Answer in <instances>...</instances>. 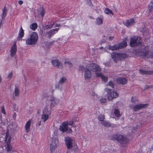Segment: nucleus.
Here are the masks:
<instances>
[{
    "label": "nucleus",
    "instance_id": "nucleus-4",
    "mask_svg": "<svg viewBox=\"0 0 153 153\" xmlns=\"http://www.w3.org/2000/svg\"><path fill=\"white\" fill-rule=\"evenodd\" d=\"M127 57L128 56L126 54L121 53H113L111 55L112 59L115 62H116L117 60L124 59Z\"/></svg>",
    "mask_w": 153,
    "mask_h": 153
},
{
    "label": "nucleus",
    "instance_id": "nucleus-28",
    "mask_svg": "<svg viewBox=\"0 0 153 153\" xmlns=\"http://www.w3.org/2000/svg\"><path fill=\"white\" fill-rule=\"evenodd\" d=\"M49 106H46L44 108L43 110L42 113L46 114H50L49 111V108H48Z\"/></svg>",
    "mask_w": 153,
    "mask_h": 153
},
{
    "label": "nucleus",
    "instance_id": "nucleus-38",
    "mask_svg": "<svg viewBox=\"0 0 153 153\" xmlns=\"http://www.w3.org/2000/svg\"><path fill=\"white\" fill-rule=\"evenodd\" d=\"M149 9L150 11L153 10V2H152L149 4Z\"/></svg>",
    "mask_w": 153,
    "mask_h": 153
},
{
    "label": "nucleus",
    "instance_id": "nucleus-47",
    "mask_svg": "<svg viewBox=\"0 0 153 153\" xmlns=\"http://www.w3.org/2000/svg\"><path fill=\"white\" fill-rule=\"evenodd\" d=\"M13 75V73L12 72L10 73L7 75V77L8 79L10 78Z\"/></svg>",
    "mask_w": 153,
    "mask_h": 153
},
{
    "label": "nucleus",
    "instance_id": "nucleus-55",
    "mask_svg": "<svg viewBox=\"0 0 153 153\" xmlns=\"http://www.w3.org/2000/svg\"><path fill=\"white\" fill-rule=\"evenodd\" d=\"M45 27L46 29L50 28L49 25H46L45 26Z\"/></svg>",
    "mask_w": 153,
    "mask_h": 153
},
{
    "label": "nucleus",
    "instance_id": "nucleus-61",
    "mask_svg": "<svg viewBox=\"0 0 153 153\" xmlns=\"http://www.w3.org/2000/svg\"><path fill=\"white\" fill-rule=\"evenodd\" d=\"M106 13L108 14H109V13H108V12H106Z\"/></svg>",
    "mask_w": 153,
    "mask_h": 153
},
{
    "label": "nucleus",
    "instance_id": "nucleus-51",
    "mask_svg": "<svg viewBox=\"0 0 153 153\" xmlns=\"http://www.w3.org/2000/svg\"><path fill=\"white\" fill-rule=\"evenodd\" d=\"M18 3L20 5H22L23 3V1H21V0L19 1H18Z\"/></svg>",
    "mask_w": 153,
    "mask_h": 153
},
{
    "label": "nucleus",
    "instance_id": "nucleus-1",
    "mask_svg": "<svg viewBox=\"0 0 153 153\" xmlns=\"http://www.w3.org/2000/svg\"><path fill=\"white\" fill-rule=\"evenodd\" d=\"M79 70L81 71H84V78L85 80H89L90 79L92 76V73L88 68L81 65L79 67Z\"/></svg>",
    "mask_w": 153,
    "mask_h": 153
},
{
    "label": "nucleus",
    "instance_id": "nucleus-11",
    "mask_svg": "<svg viewBox=\"0 0 153 153\" xmlns=\"http://www.w3.org/2000/svg\"><path fill=\"white\" fill-rule=\"evenodd\" d=\"M49 100L51 102L50 107L51 108L54 107L59 102V100L58 99L53 97H51Z\"/></svg>",
    "mask_w": 153,
    "mask_h": 153
},
{
    "label": "nucleus",
    "instance_id": "nucleus-27",
    "mask_svg": "<svg viewBox=\"0 0 153 153\" xmlns=\"http://www.w3.org/2000/svg\"><path fill=\"white\" fill-rule=\"evenodd\" d=\"M127 45V43L124 42H123L120 43L117 45H118V49H119L126 47Z\"/></svg>",
    "mask_w": 153,
    "mask_h": 153
},
{
    "label": "nucleus",
    "instance_id": "nucleus-13",
    "mask_svg": "<svg viewBox=\"0 0 153 153\" xmlns=\"http://www.w3.org/2000/svg\"><path fill=\"white\" fill-rule=\"evenodd\" d=\"M68 122L65 121L62 123L59 126V130L62 132H65L68 129Z\"/></svg>",
    "mask_w": 153,
    "mask_h": 153
},
{
    "label": "nucleus",
    "instance_id": "nucleus-26",
    "mask_svg": "<svg viewBox=\"0 0 153 153\" xmlns=\"http://www.w3.org/2000/svg\"><path fill=\"white\" fill-rule=\"evenodd\" d=\"M19 91L18 87L15 85L14 88V94L15 96L18 97L19 96Z\"/></svg>",
    "mask_w": 153,
    "mask_h": 153
},
{
    "label": "nucleus",
    "instance_id": "nucleus-31",
    "mask_svg": "<svg viewBox=\"0 0 153 153\" xmlns=\"http://www.w3.org/2000/svg\"><path fill=\"white\" fill-rule=\"evenodd\" d=\"M101 124L106 127H109L111 126V123L110 122L105 120H104L103 122H102Z\"/></svg>",
    "mask_w": 153,
    "mask_h": 153
},
{
    "label": "nucleus",
    "instance_id": "nucleus-7",
    "mask_svg": "<svg viewBox=\"0 0 153 153\" xmlns=\"http://www.w3.org/2000/svg\"><path fill=\"white\" fill-rule=\"evenodd\" d=\"M140 31L142 33L143 36V37H146L149 35L148 29L144 25L142 26L141 28L140 29ZM142 37H138L137 36H134L132 37H131V38H142Z\"/></svg>",
    "mask_w": 153,
    "mask_h": 153
},
{
    "label": "nucleus",
    "instance_id": "nucleus-18",
    "mask_svg": "<svg viewBox=\"0 0 153 153\" xmlns=\"http://www.w3.org/2000/svg\"><path fill=\"white\" fill-rule=\"evenodd\" d=\"M31 123V121L29 120L26 123L25 126V131L26 133H28L30 131V127Z\"/></svg>",
    "mask_w": 153,
    "mask_h": 153
},
{
    "label": "nucleus",
    "instance_id": "nucleus-41",
    "mask_svg": "<svg viewBox=\"0 0 153 153\" xmlns=\"http://www.w3.org/2000/svg\"><path fill=\"white\" fill-rule=\"evenodd\" d=\"M144 48H145V47H144V46H143V48H142V49L143 50H141V51L143 52V53H144V54H143V55L144 56H147L148 55V53L147 52V53H145V52H143V49H144ZM148 53H149V52H148Z\"/></svg>",
    "mask_w": 153,
    "mask_h": 153
},
{
    "label": "nucleus",
    "instance_id": "nucleus-10",
    "mask_svg": "<svg viewBox=\"0 0 153 153\" xmlns=\"http://www.w3.org/2000/svg\"><path fill=\"white\" fill-rule=\"evenodd\" d=\"M66 81V77H62L59 82L58 84L56 85L55 88L61 91L63 90L64 89V87L62 84L65 82Z\"/></svg>",
    "mask_w": 153,
    "mask_h": 153
},
{
    "label": "nucleus",
    "instance_id": "nucleus-32",
    "mask_svg": "<svg viewBox=\"0 0 153 153\" xmlns=\"http://www.w3.org/2000/svg\"><path fill=\"white\" fill-rule=\"evenodd\" d=\"M55 33V32L54 31V30L53 29L47 32L46 33V35L48 36V37L50 38L52 35H53Z\"/></svg>",
    "mask_w": 153,
    "mask_h": 153
},
{
    "label": "nucleus",
    "instance_id": "nucleus-42",
    "mask_svg": "<svg viewBox=\"0 0 153 153\" xmlns=\"http://www.w3.org/2000/svg\"><path fill=\"white\" fill-rule=\"evenodd\" d=\"M137 99L136 97H133L131 98V101L132 102H133L136 101H137Z\"/></svg>",
    "mask_w": 153,
    "mask_h": 153
},
{
    "label": "nucleus",
    "instance_id": "nucleus-20",
    "mask_svg": "<svg viewBox=\"0 0 153 153\" xmlns=\"http://www.w3.org/2000/svg\"><path fill=\"white\" fill-rule=\"evenodd\" d=\"M49 117L50 115L49 114L42 113L41 116L42 121L45 123L49 119Z\"/></svg>",
    "mask_w": 153,
    "mask_h": 153
},
{
    "label": "nucleus",
    "instance_id": "nucleus-19",
    "mask_svg": "<svg viewBox=\"0 0 153 153\" xmlns=\"http://www.w3.org/2000/svg\"><path fill=\"white\" fill-rule=\"evenodd\" d=\"M95 75L97 77H100L102 81L105 82L107 81L108 77L107 76L102 75L101 73L96 72L95 73Z\"/></svg>",
    "mask_w": 153,
    "mask_h": 153
},
{
    "label": "nucleus",
    "instance_id": "nucleus-30",
    "mask_svg": "<svg viewBox=\"0 0 153 153\" xmlns=\"http://www.w3.org/2000/svg\"><path fill=\"white\" fill-rule=\"evenodd\" d=\"M139 71L140 73L142 74H151L153 73L152 72L145 71L142 69H140Z\"/></svg>",
    "mask_w": 153,
    "mask_h": 153
},
{
    "label": "nucleus",
    "instance_id": "nucleus-52",
    "mask_svg": "<svg viewBox=\"0 0 153 153\" xmlns=\"http://www.w3.org/2000/svg\"><path fill=\"white\" fill-rule=\"evenodd\" d=\"M54 24V23H53L52 24H51V25H49V27H50V28H51L53 27Z\"/></svg>",
    "mask_w": 153,
    "mask_h": 153
},
{
    "label": "nucleus",
    "instance_id": "nucleus-6",
    "mask_svg": "<svg viewBox=\"0 0 153 153\" xmlns=\"http://www.w3.org/2000/svg\"><path fill=\"white\" fill-rule=\"evenodd\" d=\"M91 71L93 72H100L101 71L100 67L95 63H91L88 64L86 66Z\"/></svg>",
    "mask_w": 153,
    "mask_h": 153
},
{
    "label": "nucleus",
    "instance_id": "nucleus-46",
    "mask_svg": "<svg viewBox=\"0 0 153 153\" xmlns=\"http://www.w3.org/2000/svg\"><path fill=\"white\" fill-rule=\"evenodd\" d=\"M65 64L66 65H68L69 66H71L72 65L71 63L69 61H66L65 62Z\"/></svg>",
    "mask_w": 153,
    "mask_h": 153
},
{
    "label": "nucleus",
    "instance_id": "nucleus-62",
    "mask_svg": "<svg viewBox=\"0 0 153 153\" xmlns=\"http://www.w3.org/2000/svg\"><path fill=\"white\" fill-rule=\"evenodd\" d=\"M41 122H40V123L39 124V126H40V125Z\"/></svg>",
    "mask_w": 153,
    "mask_h": 153
},
{
    "label": "nucleus",
    "instance_id": "nucleus-44",
    "mask_svg": "<svg viewBox=\"0 0 153 153\" xmlns=\"http://www.w3.org/2000/svg\"><path fill=\"white\" fill-rule=\"evenodd\" d=\"M107 85L111 87L112 88L113 87V82L111 81H110L108 82Z\"/></svg>",
    "mask_w": 153,
    "mask_h": 153
},
{
    "label": "nucleus",
    "instance_id": "nucleus-22",
    "mask_svg": "<svg viewBox=\"0 0 153 153\" xmlns=\"http://www.w3.org/2000/svg\"><path fill=\"white\" fill-rule=\"evenodd\" d=\"M38 39H27L26 41L27 44L32 45L35 44L36 43Z\"/></svg>",
    "mask_w": 153,
    "mask_h": 153
},
{
    "label": "nucleus",
    "instance_id": "nucleus-2",
    "mask_svg": "<svg viewBox=\"0 0 153 153\" xmlns=\"http://www.w3.org/2000/svg\"><path fill=\"white\" fill-rule=\"evenodd\" d=\"M50 150L51 152L55 151L57 146V141L55 138L50 137L49 140Z\"/></svg>",
    "mask_w": 153,
    "mask_h": 153
},
{
    "label": "nucleus",
    "instance_id": "nucleus-25",
    "mask_svg": "<svg viewBox=\"0 0 153 153\" xmlns=\"http://www.w3.org/2000/svg\"><path fill=\"white\" fill-rule=\"evenodd\" d=\"M3 12L1 15V20H4L5 17V16L7 14V10L6 9V7L5 6L4 8L2 10Z\"/></svg>",
    "mask_w": 153,
    "mask_h": 153
},
{
    "label": "nucleus",
    "instance_id": "nucleus-36",
    "mask_svg": "<svg viewBox=\"0 0 153 153\" xmlns=\"http://www.w3.org/2000/svg\"><path fill=\"white\" fill-rule=\"evenodd\" d=\"M96 24L98 25H101L102 24V20L101 18H98L96 19Z\"/></svg>",
    "mask_w": 153,
    "mask_h": 153
},
{
    "label": "nucleus",
    "instance_id": "nucleus-17",
    "mask_svg": "<svg viewBox=\"0 0 153 153\" xmlns=\"http://www.w3.org/2000/svg\"><path fill=\"white\" fill-rule=\"evenodd\" d=\"M135 22L133 19H131L128 20L125 22L124 23V25L127 27H129L133 25L135 23Z\"/></svg>",
    "mask_w": 153,
    "mask_h": 153
},
{
    "label": "nucleus",
    "instance_id": "nucleus-45",
    "mask_svg": "<svg viewBox=\"0 0 153 153\" xmlns=\"http://www.w3.org/2000/svg\"><path fill=\"white\" fill-rule=\"evenodd\" d=\"M105 10L107 11H108V12H109L110 13L112 14V15H113V13L112 12V11L110 10L108 8H105Z\"/></svg>",
    "mask_w": 153,
    "mask_h": 153
},
{
    "label": "nucleus",
    "instance_id": "nucleus-16",
    "mask_svg": "<svg viewBox=\"0 0 153 153\" xmlns=\"http://www.w3.org/2000/svg\"><path fill=\"white\" fill-rule=\"evenodd\" d=\"M147 105V104H140L135 106L133 108V109L134 111H136L142 108H146Z\"/></svg>",
    "mask_w": 153,
    "mask_h": 153
},
{
    "label": "nucleus",
    "instance_id": "nucleus-43",
    "mask_svg": "<svg viewBox=\"0 0 153 153\" xmlns=\"http://www.w3.org/2000/svg\"><path fill=\"white\" fill-rule=\"evenodd\" d=\"M87 4L91 7H92L93 6L92 4L91 0H87Z\"/></svg>",
    "mask_w": 153,
    "mask_h": 153
},
{
    "label": "nucleus",
    "instance_id": "nucleus-23",
    "mask_svg": "<svg viewBox=\"0 0 153 153\" xmlns=\"http://www.w3.org/2000/svg\"><path fill=\"white\" fill-rule=\"evenodd\" d=\"M38 15H40L43 17L44 15V10L42 7H40L37 9Z\"/></svg>",
    "mask_w": 153,
    "mask_h": 153
},
{
    "label": "nucleus",
    "instance_id": "nucleus-35",
    "mask_svg": "<svg viewBox=\"0 0 153 153\" xmlns=\"http://www.w3.org/2000/svg\"><path fill=\"white\" fill-rule=\"evenodd\" d=\"M30 38H38V36L37 33L33 32L31 33Z\"/></svg>",
    "mask_w": 153,
    "mask_h": 153
},
{
    "label": "nucleus",
    "instance_id": "nucleus-15",
    "mask_svg": "<svg viewBox=\"0 0 153 153\" xmlns=\"http://www.w3.org/2000/svg\"><path fill=\"white\" fill-rule=\"evenodd\" d=\"M17 48L16 42H15L11 48L10 52V55L12 56H14L16 53Z\"/></svg>",
    "mask_w": 153,
    "mask_h": 153
},
{
    "label": "nucleus",
    "instance_id": "nucleus-21",
    "mask_svg": "<svg viewBox=\"0 0 153 153\" xmlns=\"http://www.w3.org/2000/svg\"><path fill=\"white\" fill-rule=\"evenodd\" d=\"M116 82L118 83L125 84L127 83V80L124 77H120L117 79Z\"/></svg>",
    "mask_w": 153,
    "mask_h": 153
},
{
    "label": "nucleus",
    "instance_id": "nucleus-48",
    "mask_svg": "<svg viewBox=\"0 0 153 153\" xmlns=\"http://www.w3.org/2000/svg\"><path fill=\"white\" fill-rule=\"evenodd\" d=\"M1 112L2 113L4 114H5V112L4 108V106H2L1 107Z\"/></svg>",
    "mask_w": 153,
    "mask_h": 153
},
{
    "label": "nucleus",
    "instance_id": "nucleus-8",
    "mask_svg": "<svg viewBox=\"0 0 153 153\" xmlns=\"http://www.w3.org/2000/svg\"><path fill=\"white\" fill-rule=\"evenodd\" d=\"M11 140V137L10 136H9L8 134L6 133L5 137V141L6 142H7L6 148V150L8 152H10L12 150V147L10 143Z\"/></svg>",
    "mask_w": 153,
    "mask_h": 153
},
{
    "label": "nucleus",
    "instance_id": "nucleus-9",
    "mask_svg": "<svg viewBox=\"0 0 153 153\" xmlns=\"http://www.w3.org/2000/svg\"><path fill=\"white\" fill-rule=\"evenodd\" d=\"M65 140L67 148L68 149L71 148L74 142V140L70 137H66Z\"/></svg>",
    "mask_w": 153,
    "mask_h": 153
},
{
    "label": "nucleus",
    "instance_id": "nucleus-29",
    "mask_svg": "<svg viewBox=\"0 0 153 153\" xmlns=\"http://www.w3.org/2000/svg\"><path fill=\"white\" fill-rule=\"evenodd\" d=\"M98 120L100 121V123H101L102 122L104 121L105 116L103 114L100 115L98 117Z\"/></svg>",
    "mask_w": 153,
    "mask_h": 153
},
{
    "label": "nucleus",
    "instance_id": "nucleus-34",
    "mask_svg": "<svg viewBox=\"0 0 153 153\" xmlns=\"http://www.w3.org/2000/svg\"><path fill=\"white\" fill-rule=\"evenodd\" d=\"M37 27V25L36 23H33L30 25V28L31 29L35 30Z\"/></svg>",
    "mask_w": 153,
    "mask_h": 153
},
{
    "label": "nucleus",
    "instance_id": "nucleus-57",
    "mask_svg": "<svg viewBox=\"0 0 153 153\" xmlns=\"http://www.w3.org/2000/svg\"><path fill=\"white\" fill-rule=\"evenodd\" d=\"M1 76L0 75V83L1 82Z\"/></svg>",
    "mask_w": 153,
    "mask_h": 153
},
{
    "label": "nucleus",
    "instance_id": "nucleus-60",
    "mask_svg": "<svg viewBox=\"0 0 153 153\" xmlns=\"http://www.w3.org/2000/svg\"><path fill=\"white\" fill-rule=\"evenodd\" d=\"M75 148L76 149L77 148V146H76L75 147Z\"/></svg>",
    "mask_w": 153,
    "mask_h": 153
},
{
    "label": "nucleus",
    "instance_id": "nucleus-33",
    "mask_svg": "<svg viewBox=\"0 0 153 153\" xmlns=\"http://www.w3.org/2000/svg\"><path fill=\"white\" fill-rule=\"evenodd\" d=\"M114 113L117 117H119L120 116V112L118 109H116L114 110Z\"/></svg>",
    "mask_w": 153,
    "mask_h": 153
},
{
    "label": "nucleus",
    "instance_id": "nucleus-39",
    "mask_svg": "<svg viewBox=\"0 0 153 153\" xmlns=\"http://www.w3.org/2000/svg\"><path fill=\"white\" fill-rule=\"evenodd\" d=\"M107 100L105 98H102L100 100V102L102 104H104L106 102Z\"/></svg>",
    "mask_w": 153,
    "mask_h": 153
},
{
    "label": "nucleus",
    "instance_id": "nucleus-53",
    "mask_svg": "<svg viewBox=\"0 0 153 153\" xmlns=\"http://www.w3.org/2000/svg\"><path fill=\"white\" fill-rule=\"evenodd\" d=\"M53 30H54V31L55 32V31H56V32H57L59 30V28H57L56 29H53Z\"/></svg>",
    "mask_w": 153,
    "mask_h": 153
},
{
    "label": "nucleus",
    "instance_id": "nucleus-24",
    "mask_svg": "<svg viewBox=\"0 0 153 153\" xmlns=\"http://www.w3.org/2000/svg\"><path fill=\"white\" fill-rule=\"evenodd\" d=\"M24 30L22 29V27L19 30V32L18 34L19 38H22L24 36Z\"/></svg>",
    "mask_w": 153,
    "mask_h": 153
},
{
    "label": "nucleus",
    "instance_id": "nucleus-58",
    "mask_svg": "<svg viewBox=\"0 0 153 153\" xmlns=\"http://www.w3.org/2000/svg\"><path fill=\"white\" fill-rule=\"evenodd\" d=\"M113 37H111V36H109V38H110V39L112 38H113Z\"/></svg>",
    "mask_w": 153,
    "mask_h": 153
},
{
    "label": "nucleus",
    "instance_id": "nucleus-40",
    "mask_svg": "<svg viewBox=\"0 0 153 153\" xmlns=\"http://www.w3.org/2000/svg\"><path fill=\"white\" fill-rule=\"evenodd\" d=\"M90 94L91 95L94 97H97V94L94 92L92 91L90 93Z\"/></svg>",
    "mask_w": 153,
    "mask_h": 153
},
{
    "label": "nucleus",
    "instance_id": "nucleus-49",
    "mask_svg": "<svg viewBox=\"0 0 153 153\" xmlns=\"http://www.w3.org/2000/svg\"><path fill=\"white\" fill-rule=\"evenodd\" d=\"M74 121L73 120L71 121L68 122V125H69L70 126L72 125Z\"/></svg>",
    "mask_w": 153,
    "mask_h": 153
},
{
    "label": "nucleus",
    "instance_id": "nucleus-54",
    "mask_svg": "<svg viewBox=\"0 0 153 153\" xmlns=\"http://www.w3.org/2000/svg\"><path fill=\"white\" fill-rule=\"evenodd\" d=\"M61 26V25L59 24H56V26L57 27H59Z\"/></svg>",
    "mask_w": 153,
    "mask_h": 153
},
{
    "label": "nucleus",
    "instance_id": "nucleus-37",
    "mask_svg": "<svg viewBox=\"0 0 153 153\" xmlns=\"http://www.w3.org/2000/svg\"><path fill=\"white\" fill-rule=\"evenodd\" d=\"M109 49L112 50H115L118 49L117 45H115L113 46H109Z\"/></svg>",
    "mask_w": 153,
    "mask_h": 153
},
{
    "label": "nucleus",
    "instance_id": "nucleus-56",
    "mask_svg": "<svg viewBox=\"0 0 153 153\" xmlns=\"http://www.w3.org/2000/svg\"><path fill=\"white\" fill-rule=\"evenodd\" d=\"M66 153H70V151L69 150H68L67 151Z\"/></svg>",
    "mask_w": 153,
    "mask_h": 153
},
{
    "label": "nucleus",
    "instance_id": "nucleus-12",
    "mask_svg": "<svg viewBox=\"0 0 153 153\" xmlns=\"http://www.w3.org/2000/svg\"><path fill=\"white\" fill-rule=\"evenodd\" d=\"M140 40L138 39H131L130 42V45L132 47L139 45L140 44Z\"/></svg>",
    "mask_w": 153,
    "mask_h": 153
},
{
    "label": "nucleus",
    "instance_id": "nucleus-5",
    "mask_svg": "<svg viewBox=\"0 0 153 153\" xmlns=\"http://www.w3.org/2000/svg\"><path fill=\"white\" fill-rule=\"evenodd\" d=\"M105 91L108 93L107 96V99L110 101H111L114 99L117 98L119 96L118 94L116 92L112 91L109 93L110 90L108 88H106L105 89Z\"/></svg>",
    "mask_w": 153,
    "mask_h": 153
},
{
    "label": "nucleus",
    "instance_id": "nucleus-14",
    "mask_svg": "<svg viewBox=\"0 0 153 153\" xmlns=\"http://www.w3.org/2000/svg\"><path fill=\"white\" fill-rule=\"evenodd\" d=\"M52 65L54 66L59 68H62V64L57 59L53 60L51 61Z\"/></svg>",
    "mask_w": 153,
    "mask_h": 153
},
{
    "label": "nucleus",
    "instance_id": "nucleus-59",
    "mask_svg": "<svg viewBox=\"0 0 153 153\" xmlns=\"http://www.w3.org/2000/svg\"><path fill=\"white\" fill-rule=\"evenodd\" d=\"M100 48V49H102L103 48V47H101Z\"/></svg>",
    "mask_w": 153,
    "mask_h": 153
},
{
    "label": "nucleus",
    "instance_id": "nucleus-3",
    "mask_svg": "<svg viewBox=\"0 0 153 153\" xmlns=\"http://www.w3.org/2000/svg\"><path fill=\"white\" fill-rule=\"evenodd\" d=\"M114 138L120 143L123 146H124L125 144H126L129 142V140L127 138L121 135L116 134L114 136Z\"/></svg>",
    "mask_w": 153,
    "mask_h": 153
},
{
    "label": "nucleus",
    "instance_id": "nucleus-50",
    "mask_svg": "<svg viewBox=\"0 0 153 153\" xmlns=\"http://www.w3.org/2000/svg\"><path fill=\"white\" fill-rule=\"evenodd\" d=\"M68 130V133H71L72 132V130L71 128H69V129H68L67 130Z\"/></svg>",
    "mask_w": 153,
    "mask_h": 153
}]
</instances>
